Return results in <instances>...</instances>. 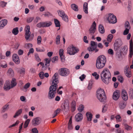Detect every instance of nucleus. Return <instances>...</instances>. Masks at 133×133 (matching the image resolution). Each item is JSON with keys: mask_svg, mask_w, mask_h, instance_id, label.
Returning <instances> with one entry per match:
<instances>
[{"mask_svg": "<svg viewBox=\"0 0 133 133\" xmlns=\"http://www.w3.org/2000/svg\"><path fill=\"white\" fill-rule=\"evenodd\" d=\"M101 77L102 81L106 84H108L110 82L111 75L109 70L105 68L102 72Z\"/></svg>", "mask_w": 133, "mask_h": 133, "instance_id": "1", "label": "nucleus"}, {"mask_svg": "<svg viewBox=\"0 0 133 133\" xmlns=\"http://www.w3.org/2000/svg\"><path fill=\"white\" fill-rule=\"evenodd\" d=\"M107 62L106 57L103 55L98 56L96 60V66L98 69H101L105 66Z\"/></svg>", "mask_w": 133, "mask_h": 133, "instance_id": "2", "label": "nucleus"}, {"mask_svg": "<svg viewBox=\"0 0 133 133\" xmlns=\"http://www.w3.org/2000/svg\"><path fill=\"white\" fill-rule=\"evenodd\" d=\"M96 96L98 100L101 102H104L106 100V96L103 89H101L97 90Z\"/></svg>", "mask_w": 133, "mask_h": 133, "instance_id": "3", "label": "nucleus"}, {"mask_svg": "<svg viewBox=\"0 0 133 133\" xmlns=\"http://www.w3.org/2000/svg\"><path fill=\"white\" fill-rule=\"evenodd\" d=\"M30 27L29 25H26L24 29L25 33V37L26 40H32L33 39L34 35L33 34L31 35V32L30 31Z\"/></svg>", "mask_w": 133, "mask_h": 133, "instance_id": "4", "label": "nucleus"}, {"mask_svg": "<svg viewBox=\"0 0 133 133\" xmlns=\"http://www.w3.org/2000/svg\"><path fill=\"white\" fill-rule=\"evenodd\" d=\"M78 48L73 45L69 46L67 49V53L70 55H74L79 51Z\"/></svg>", "mask_w": 133, "mask_h": 133, "instance_id": "5", "label": "nucleus"}, {"mask_svg": "<svg viewBox=\"0 0 133 133\" xmlns=\"http://www.w3.org/2000/svg\"><path fill=\"white\" fill-rule=\"evenodd\" d=\"M59 75L63 76H66L70 74V71L68 69L63 68L60 69L59 70Z\"/></svg>", "mask_w": 133, "mask_h": 133, "instance_id": "6", "label": "nucleus"}, {"mask_svg": "<svg viewBox=\"0 0 133 133\" xmlns=\"http://www.w3.org/2000/svg\"><path fill=\"white\" fill-rule=\"evenodd\" d=\"M52 23L50 21H46L39 23L37 25V27L40 28L48 27L52 25Z\"/></svg>", "mask_w": 133, "mask_h": 133, "instance_id": "7", "label": "nucleus"}, {"mask_svg": "<svg viewBox=\"0 0 133 133\" xmlns=\"http://www.w3.org/2000/svg\"><path fill=\"white\" fill-rule=\"evenodd\" d=\"M107 19L110 23L114 24L117 22L116 16L112 14H109Z\"/></svg>", "mask_w": 133, "mask_h": 133, "instance_id": "8", "label": "nucleus"}, {"mask_svg": "<svg viewBox=\"0 0 133 133\" xmlns=\"http://www.w3.org/2000/svg\"><path fill=\"white\" fill-rule=\"evenodd\" d=\"M41 119L38 117L34 118L32 120V124L34 126H37L39 125L41 123Z\"/></svg>", "mask_w": 133, "mask_h": 133, "instance_id": "9", "label": "nucleus"}, {"mask_svg": "<svg viewBox=\"0 0 133 133\" xmlns=\"http://www.w3.org/2000/svg\"><path fill=\"white\" fill-rule=\"evenodd\" d=\"M96 30V24L95 22L94 21L89 29V34L91 35H93L95 32Z\"/></svg>", "mask_w": 133, "mask_h": 133, "instance_id": "10", "label": "nucleus"}, {"mask_svg": "<svg viewBox=\"0 0 133 133\" xmlns=\"http://www.w3.org/2000/svg\"><path fill=\"white\" fill-rule=\"evenodd\" d=\"M121 40L119 39H117L115 40L114 44V50L115 51L117 50L121 46Z\"/></svg>", "mask_w": 133, "mask_h": 133, "instance_id": "11", "label": "nucleus"}, {"mask_svg": "<svg viewBox=\"0 0 133 133\" xmlns=\"http://www.w3.org/2000/svg\"><path fill=\"white\" fill-rule=\"evenodd\" d=\"M61 108L63 111L67 112L70 110L69 103L68 102H65L63 105L61 106Z\"/></svg>", "mask_w": 133, "mask_h": 133, "instance_id": "12", "label": "nucleus"}, {"mask_svg": "<svg viewBox=\"0 0 133 133\" xmlns=\"http://www.w3.org/2000/svg\"><path fill=\"white\" fill-rule=\"evenodd\" d=\"M124 71V74L127 77H130L131 76V70L128 65H127L125 67Z\"/></svg>", "mask_w": 133, "mask_h": 133, "instance_id": "13", "label": "nucleus"}, {"mask_svg": "<svg viewBox=\"0 0 133 133\" xmlns=\"http://www.w3.org/2000/svg\"><path fill=\"white\" fill-rule=\"evenodd\" d=\"M58 73L56 72L55 74L52 77V84L55 85H57V84L58 83Z\"/></svg>", "mask_w": 133, "mask_h": 133, "instance_id": "14", "label": "nucleus"}, {"mask_svg": "<svg viewBox=\"0 0 133 133\" xmlns=\"http://www.w3.org/2000/svg\"><path fill=\"white\" fill-rule=\"evenodd\" d=\"M120 96V92L117 90L115 91L114 92L112 98L115 101L117 100Z\"/></svg>", "mask_w": 133, "mask_h": 133, "instance_id": "15", "label": "nucleus"}, {"mask_svg": "<svg viewBox=\"0 0 133 133\" xmlns=\"http://www.w3.org/2000/svg\"><path fill=\"white\" fill-rule=\"evenodd\" d=\"M122 97L123 99L125 101H127L128 98L127 93L124 89L122 90L121 92Z\"/></svg>", "mask_w": 133, "mask_h": 133, "instance_id": "16", "label": "nucleus"}, {"mask_svg": "<svg viewBox=\"0 0 133 133\" xmlns=\"http://www.w3.org/2000/svg\"><path fill=\"white\" fill-rule=\"evenodd\" d=\"M83 118V115L80 113L77 114L75 116V119L76 122H79L81 121Z\"/></svg>", "mask_w": 133, "mask_h": 133, "instance_id": "17", "label": "nucleus"}, {"mask_svg": "<svg viewBox=\"0 0 133 133\" xmlns=\"http://www.w3.org/2000/svg\"><path fill=\"white\" fill-rule=\"evenodd\" d=\"M13 61L16 64H19L20 63V60L19 57L16 54H14L12 56Z\"/></svg>", "mask_w": 133, "mask_h": 133, "instance_id": "18", "label": "nucleus"}, {"mask_svg": "<svg viewBox=\"0 0 133 133\" xmlns=\"http://www.w3.org/2000/svg\"><path fill=\"white\" fill-rule=\"evenodd\" d=\"M57 87V85L53 84L49 88V91H51L53 92L54 93H56Z\"/></svg>", "mask_w": 133, "mask_h": 133, "instance_id": "19", "label": "nucleus"}, {"mask_svg": "<svg viewBox=\"0 0 133 133\" xmlns=\"http://www.w3.org/2000/svg\"><path fill=\"white\" fill-rule=\"evenodd\" d=\"M11 88V85H10V82L9 81H6L4 85V89L6 90H9Z\"/></svg>", "mask_w": 133, "mask_h": 133, "instance_id": "20", "label": "nucleus"}, {"mask_svg": "<svg viewBox=\"0 0 133 133\" xmlns=\"http://www.w3.org/2000/svg\"><path fill=\"white\" fill-rule=\"evenodd\" d=\"M7 20L5 19L1 20L0 21V29H2L6 25L7 23Z\"/></svg>", "mask_w": 133, "mask_h": 133, "instance_id": "21", "label": "nucleus"}, {"mask_svg": "<svg viewBox=\"0 0 133 133\" xmlns=\"http://www.w3.org/2000/svg\"><path fill=\"white\" fill-rule=\"evenodd\" d=\"M56 93H54L53 92L49 91L48 96V97L49 99H53L55 96V94Z\"/></svg>", "mask_w": 133, "mask_h": 133, "instance_id": "22", "label": "nucleus"}, {"mask_svg": "<svg viewBox=\"0 0 133 133\" xmlns=\"http://www.w3.org/2000/svg\"><path fill=\"white\" fill-rule=\"evenodd\" d=\"M126 105V103L125 102L122 101L119 104V107L120 109H123L125 107Z\"/></svg>", "mask_w": 133, "mask_h": 133, "instance_id": "23", "label": "nucleus"}, {"mask_svg": "<svg viewBox=\"0 0 133 133\" xmlns=\"http://www.w3.org/2000/svg\"><path fill=\"white\" fill-rule=\"evenodd\" d=\"M86 116L87 118V120L88 121H91L92 118V114L89 112H87L86 114Z\"/></svg>", "mask_w": 133, "mask_h": 133, "instance_id": "24", "label": "nucleus"}, {"mask_svg": "<svg viewBox=\"0 0 133 133\" xmlns=\"http://www.w3.org/2000/svg\"><path fill=\"white\" fill-rule=\"evenodd\" d=\"M17 84L16 79L15 78H13L11 80V88L15 86Z\"/></svg>", "mask_w": 133, "mask_h": 133, "instance_id": "25", "label": "nucleus"}, {"mask_svg": "<svg viewBox=\"0 0 133 133\" xmlns=\"http://www.w3.org/2000/svg\"><path fill=\"white\" fill-rule=\"evenodd\" d=\"M76 102L75 101H72L71 103V110L72 112H74L76 109Z\"/></svg>", "mask_w": 133, "mask_h": 133, "instance_id": "26", "label": "nucleus"}, {"mask_svg": "<svg viewBox=\"0 0 133 133\" xmlns=\"http://www.w3.org/2000/svg\"><path fill=\"white\" fill-rule=\"evenodd\" d=\"M88 4L87 2H85L83 5V10L85 13L87 14L88 12Z\"/></svg>", "mask_w": 133, "mask_h": 133, "instance_id": "27", "label": "nucleus"}, {"mask_svg": "<svg viewBox=\"0 0 133 133\" xmlns=\"http://www.w3.org/2000/svg\"><path fill=\"white\" fill-rule=\"evenodd\" d=\"M22 109H21L18 110L16 112L15 115L14 116V118H16V117L19 116L22 112Z\"/></svg>", "mask_w": 133, "mask_h": 133, "instance_id": "28", "label": "nucleus"}, {"mask_svg": "<svg viewBox=\"0 0 133 133\" xmlns=\"http://www.w3.org/2000/svg\"><path fill=\"white\" fill-rule=\"evenodd\" d=\"M98 30L99 32L102 34H103L104 33L105 30L103 26L100 24L98 26Z\"/></svg>", "mask_w": 133, "mask_h": 133, "instance_id": "29", "label": "nucleus"}, {"mask_svg": "<svg viewBox=\"0 0 133 133\" xmlns=\"http://www.w3.org/2000/svg\"><path fill=\"white\" fill-rule=\"evenodd\" d=\"M63 49H61L59 50V51L60 58L62 60L64 59V56L63 55Z\"/></svg>", "mask_w": 133, "mask_h": 133, "instance_id": "30", "label": "nucleus"}, {"mask_svg": "<svg viewBox=\"0 0 133 133\" xmlns=\"http://www.w3.org/2000/svg\"><path fill=\"white\" fill-rule=\"evenodd\" d=\"M90 45L91 47L95 49L96 48H97V43L96 42H95L94 41H91L90 43Z\"/></svg>", "mask_w": 133, "mask_h": 133, "instance_id": "31", "label": "nucleus"}, {"mask_svg": "<svg viewBox=\"0 0 133 133\" xmlns=\"http://www.w3.org/2000/svg\"><path fill=\"white\" fill-rule=\"evenodd\" d=\"M71 7L72 9L75 11H77L78 10L77 5L75 4H71Z\"/></svg>", "mask_w": 133, "mask_h": 133, "instance_id": "32", "label": "nucleus"}, {"mask_svg": "<svg viewBox=\"0 0 133 133\" xmlns=\"http://www.w3.org/2000/svg\"><path fill=\"white\" fill-rule=\"evenodd\" d=\"M7 74L10 76H13L14 75V72L11 68H10L8 71Z\"/></svg>", "mask_w": 133, "mask_h": 133, "instance_id": "33", "label": "nucleus"}, {"mask_svg": "<svg viewBox=\"0 0 133 133\" xmlns=\"http://www.w3.org/2000/svg\"><path fill=\"white\" fill-rule=\"evenodd\" d=\"M54 23L55 25L57 27H59L60 26V24L59 22L57 19H54Z\"/></svg>", "mask_w": 133, "mask_h": 133, "instance_id": "34", "label": "nucleus"}, {"mask_svg": "<svg viewBox=\"0 0 133 133\" xmlns=\"http://www.w3.org/2000/svg\"><path fill=\"white\" fill-rule=\"evenodd\" d=\"M124 127L125 129L127 130H130L132 129V127L127 124H124Z\"/></svg>", "mask_w": 133, "mask_h": 133, "instance_id": "35", "label": "nucleus"}, {"mask_svg": "<svg viewBox=\"0 0 133 133\" xmlns=\"http://www.w3.org/2000/svg\"><path fill=\"white\" fill-rule=\"evenodd\" d=\"M49 66H48V65L45 64V65L43 64L42 67V69L43 70H45L48 69L49 70H50V68L49 67Z\"/></svg>", "mask_w": 133, "mask_h": 133, "instance_id": "36", "label": "nucleus"}, {"mask_svg": "<svg viewBox=\"0 0 133 133\" xmlns=\"http://www.w3.org/2000/svg\"><path fill=\"white\" fill-rule=\"evenodd\" d=\"M12 32L15 35L17 34L18 32V28L17 27L14 28L12 31Z\"/></svg>", "mask_w": 133, "mask_h": 133, "instance_id": "37", "label": "nucleus"}, {"mask_svg": "<svg viewBox=\"0 0 133 133\" xmlns=\"http://www.w3.org/2000/svg\"><path fill=\"white\" fill-rule=\"evenodd\" d=\"M57 12H58L59 15L61 17L65 14L64 12L62 10H57Z\"/></svg>", "mask_w": 133, "mask_h": 133, "instance_id": "38", "label": "nucleus"}, {"mask_svg": "<svg viewBox=\"0 0 133 133\" xmlns=\"http://www.w3.org/2000/svg\"><path fill=\"white\" fill-rule=\"evenodd\" d=\"M124 27L125 29H130V26L129 22L128 21H126L124 24Z\"/></svg>", "mask_w": 133, "mask_h": 133, "instance_id": "39", "label": "nucleus"}, {"mask_svg": "<svg viewBox=\"0 0 133 133\" xmlns=\"http://www.w3.org/2000/svg\"><path fill=\"white\" fill-rule=\"evenodd\" d=\"M113 35L111 34H110L108 35L107 38V41L109 42H110L113 38Z\"/></svg>", "mask_w": 133, "mask_h": 133, "instance_id": "40", "label": "nucleus"}, {"mask_svg": "<svg viewBox=\"0 0 133 133\" xmlns=\"http://www.w3.org/2000/svg\"><path fill=\"white\" fill-rule=\"evenodd\" d=\"M9 104H6L5 105L3 108L2 111L4 112L9 109Z\"/></svg>", "mask_w": 133, "mask_h": 133, "instance_id": "41", "label": "nucleus"}, {"mask_svg": "<svg viewBox=\"0 0 133 133\" xmlns=\"http://www.w3.org/2000/svg\"><path fill=\"white\" fill-rule=\"evenodd\" d=\"M129 50H133V42L132 39H131L129 42Z\"/></svg>", "mask_w": 133, "mask_h": 133, "instance_id": "42", "label": "nucleus"}, {"mask_svg": "<svg viewBox=\"0 0 133 133\" xmlns=\"http://www.w3.org/2000/svg\"><path fill=\"white\" fill-rule=\"evenodd\" d=\"M30 119H28L24 123V128H26L29 124L30 122Z\"/></svg>", "mask_w": 133, "mask_h": 133, "instance_id": "43", "label": "nucleus"}, {"mask_svg": "<svg viewBox=\"0 0 133 133\" xmlns=\"http://www.w3.org/2000/svg\"><path fill=\"white\" fill-rule=\"evenodd\" d=\"M60 36L59 35H58L56 38V44H58L60 43Z\"/></svg>", "mask_w": 133, "mask_h": 133, "instance_id": "44", "label": "nucleus"}, {"mask_svg": "<svg viewBox=\"0 0 133 133\" xmlns=\"http://www.w3.org/2000/svg\"><path fill=\"white\" fill-rule=\"evenodd\" d=\"M63 19L64 21L66 22H68V18L67 16L65 14L63 16L61 17Z\"/></svg>", "mask_w": 133, "mask_h": 133, "instance_id": "45", "label": "nucleus"}, {"mask_svg": "<svg viewBox=\"0 0 133 133\" xmlns=\"http://www.w3.org/2000/svg\"><path fill=\"white\" fill-rule=\"evenodd\" d=\"M84 109V107L83 105H80L78 108V110L80 112H82Z\"/></svg>", "mask_w": 133, "mask_h": 133, "instance_id": "46", "label": "nucleus"}, {"mask_svg": "<svg viewBox=\"0 0 133 133\" xmlns=\"http://www.w3.org/2000/svg\"><path fill=\"white\" fill-rule=\"evenodd\" d=\"M34 19V17H31L28 18L26 19L27 22L29 23L32 22Z\"/></svg>", "mask_w": 133, "mask_h": 133, "instance_id": "47", "label": "nucleus"}, {"mask_svg": "<svg viewBox=\"0 0 133 133\" xmlns=\"http://www.w3.org/2000/svg\"><path fill=\"white\" fill-rule=\"evenodd\" d=\"M92 75L93 76L95 77V78L96 79H98L99 76V75L97 74L96 72H95L94 73L92 74Z\"/></svg>", "mask_w": 133, "mask_h": 133, "instance_id": "48", "label": "nucleus"}, {"mask_svg": "<svg viewBox=\"0 0 133 133\" xmlns=\"http://www.w3.org/2000/svg\"><path fill=\"white\" fill-rule=\"evenodd\" d=\"M58 57L57 56H55L53 57L51 60V61L52 62V63H54L55 62V61H57L58 60Z\"/></svg>", "mask_w": 133, "mask_h": 133, "instance_id": "49", "label": "nucleus"}, {"mask_svg": "<svg viewBox=\"0 0 133 133\" xmlns=\"http://www.w3.org/2000/svg\"><path fill=\"white\" fill-rule=\"evenodd\" d=\"M44 73L43 72H41L39 74V75L41 79H43L44 78Z\"/></svg>", "mask_w": 133, "mask_h": 133, "instance_id": "50", "label": "nucleus"}, {"mask_svg": "<svg viewBox=\"0 0 133 133\" xmlns=\"http://www.w3.org/2000/svg\"><path fill=\"white\" fill-rule=\"evenodd\" d=\"M117 79L121 83H122L123 80V78L122 76H118Z\"/></svg>", "mask_w": 133, "mask_h": 133, "instance_id": "51", "label": "nucleus"}, {"mask_svg": "<svg viewBox=\"0 0 133 133\" xmlns=\"http://www.w3.org/2000/svg\"><path fill=\"white\" fill-rule=\"evenodd\" d=\"M6 4V3L4 1H1L0 2V6L1 7H3L5 6Z\"/></svg>", "mask_w": 133, "mask_h": 133, "instance_id": "52", "label": "nucleus"}, {"mask_svg": "<svg viewBox=\"0 0 133 133\" xmlns=\"http://www.w3.org/2000/svg\"><path fill=\"white\" fill-rule=\"evenodd\" d=\"M45 61V63L46 64L48 65V66H50V63L51 61V59H48V58H45L44 59Z\"/></svg>", "mask_w": 133, "mask_h": 133, "instance_id": "53", "label": "nucleus"}, {"mask_svg": "<svg viewBox=\"0 0 133 133\" xmlns=\"http://www.w3.org/2000/svg\"><path fill=\"white\" fill-rule=\"evenodd\" d=\"M37 43L39 44L41 43V37L40 36H38L37 38Z\"/></svg>", "mask_w": 133, "mask_h": 133, "instance_id": "54", "label": "nucleus"}, {"mask_svg": "<svg viewBox=\"0 0 133 133\" xmlns=\"http://www.w3.org/2000/svg\"><path fill=\"white\" fill-rule=\"evenodd\" d=\"M41 19L39 17H36L34 21V23L36 24V23L38 21L40 20Z\"/></svg>", "mask_w": 133, "mask_h": 133, "instance_id": "55", "label": "nucleus"}, {"mask_svg": "<svg viewBox=\"0 0 133 133\" xmlns=\"http://www.w3.org/2000/svg\"><path fill=\"white\" fill-rule=\"evenodd\" d=\"M87 50L89 52H92L94 51L95 49L91 47V46H90L88 48Z\"/></svg>", "mask_w": 133, "mask_h": 133, "instance_id": "56", "label": "nucleus"}, {"mask_svg": "<svg viewBox=\"0 0 133 133\" xmlns=\"http://www.w3.org/2000/svg\"><path fill=\"white\" fill-rule=\"evenodd\" d=\"M130 29H125V30H124L123 32V35H126L128 34L129 32V31Z\"/></svg>", "mask_w": 133, "mask_h": 133, "instance_id": "57", "label": "nucleus"}, {"mask_svg": "<svg viewBox=\"0 0 133 133\" xmlns=\"http://www.w3.org/2000/svg\"><path fill=\"white\" fill-rule=\"evenodd\" d=\"M92 84V82L91 81L89 82L88 86V89L90 90L91 89Z\"/></svg>", "mask_w": 133, "mask_h": 133, "instance_id": "58", "label": "nucleus"}, {"mask_svg": "<svg viewBox=\"0 0 133 133\" xmlns=\"http://www.w3.org/2000/svg\"><path fill=\"white\" fill-rule=\"evenodd\" d=\"M32 132L33 133H38V131L36 128H34L32 129Z\"/></svg>", "mask_w": 133, "mask_h": 133, "instance_id": "59", "label": "nucleus"}, {"mask_svg": "<svg viewBox=\"0 0 133 133\" xmlns=\"http://www.w3.org/2000/svg\"><path fill=\"white\" fill-rule=\"evenodd\" d=\"M35 58L37 61L38 62H39L41 61V60L39 58L38 55V54H36L35 55Z\"/></svg>", "mask_w": 133, "mask_h": 133, "instance_id": "60", "label": "nucleus"}, {"mask_svg": "<svg viewBox=\"0 0 133 133\" xmlns=\"http://www.w3.org/2000/svg\"><path fill=\"white\" fill-rule=\"evenodd\" d=\"M108 52L109 54L111 55H113L114 54L113 50L111 49H110L108 50Z\"/></svg>", "mask_w": 133, "mask_h": 133, "instance_id": "61", "label": "nucleus"}, {"mask_svg": "<svg viewBox=\"0 0 133 133\" xmlns=\"http://www.w3.org/2000/svg\"><path fill=\"white\" fill-rule=\"evenodd\" d=\"M19 123V121H18V120H17L15 124H13L12 125L10 126L9 127V128H10L11 127L15 126L17 125Z\"/></svg>", "mask_w": 133, "mask_h": 133, "instance_id": "62", "label": "nucleus"}, {"mask_svg": "<svg viewBox=\"0 0 133 133\" xmlns=\"http://www.w3.org/2000/svg\"><path fill=\"white\" fill-rule=\"evenodd\" d=\"M107 105H105L102 109V112H105L107 110Z\"/></svg>", "mask_w": 133, "mask_h": 133, "instance_id": "63", "label": "nucleus"}, {"mask_svg": "<svg viewBox=\"0 0 133 133\" xmlns=\"http://www.w3.org/2000/svg\"><path fill=\"white\" fill-rule=\"evenodd\" d=\"M30 83H28L26 84L24 86V88L25 89H26L29 88L30 86Z\"/></svg>", "mask_w": 133, "mask_h": 133, "instance_id": "64", "label": "nucleus"}]
</instances>
